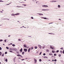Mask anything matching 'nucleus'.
<instances>
[{
    "label": "nucleus",
    "mask_w": 64,
    "mask_h": 64,
    "mask_svg": "<svg viewBox=\"0 0 64 64\" xmlns=\"http://www.w3.org/2000/svg\"><path fill=\"white\" fill-rule=\"evenodd\" d=\"M13 50H14L15 51H17V49L15 48H13Z\"/></svg>",
    "instance_id": "obj_1"
},
{
    "label": "nucleus",
    "mask_w": 64,
    "mask_h": 64,
    "mask_svg": "<svg viewBox=\"0 0 64 64\" xmlns=\"http://www.w3.org/2000/svg\"><path fill=\"white\" fill-rule=\"evenodd\" d=\"M38 46L40 48V49H42V46H41L40 44L38 45Z\"/></svg>",
    "instance_id": "obj_2"
},
{
    "label": "nucleus",
    "mask_w": 64,
    "mask_h": 64,
    "mask_svg": "<svg viewBox=\"0 0 64 64\" xmlns=\"http://www.w3.org/2000/svg\"><path fill=\"white\" fill-rule=\"evenodd\" d=\"M24 52H27V49L26 48H24Z\"/></svg>",
    "instance_id": "obj_3"
},
{
    "label": "nucleus",
    "mask_w": 64,
    "mask_h": 64,
    "mask_svg": "<svg viewBox=\"0 0 64 64\" xmlns=\"http://www.w3.org/2000/svg\"><path fill=\"white\" fill-rule=\"evenodd\" d=\"M11 15H12V16H13L14 17H15V14H11Z\"/></svg>",
    "instance_id": "obj_4"
},
{
    "label": "nucleus",
    "mask_w": 64,
    "mask_h": 64,
    "mask_svg": "<svg viewBox=\"0 0 64 64\" xmlns=\"http://www.w3.org/2000/svg\"><path fill=\"white\" fill-rule=\"evenodd\" d=\"M34 60L35 61L34 62L35 63H36V62H37V60L35 58H34Z\"/></svg>",
    "instance_id": "obj_5"
},
{
    "label": "nucleus",
    "mask_w": 64,
    "mask_h": 64,
    "mask_svg": "<svg viewBox=\"0 0 64 64\" xmlns=\"http://www.w3.org/2000/svg\"><path fill=\"white\" fill-rule=\"evenodd\" d=\"M15 15H19L20 14L19 13H17L16 14H15Z\"/></svg>",
    "instance_id": "obj_6"
},
{
    "label": "nucleus",
    "mask_w": 64,
    "mask_h": 64,
    "mask_svg": "<svg viewBox=\"0 0 64 64\" xmlns=\"http://www.w3.org/2000/svg\"><path fill=\"white\" fill-rule=\"evenodd\" d=\"M26 44H24V47H25V48H27V46H26Z\"/></svg>",
    "instance_id": "obj_7"
},
{
    "label": "nucleus",
    "mask_w": 64,
    "mask_h": 64,
    "mask_svg": "<svg viewBox=\"0 0 64 64\" xmlns=\"http://www.w3.org/2000/svg\"><path fill=\"white\" fill-rule=\"evenodd\" d=\"M30 50H31V48H28V52H30Z\"/></svg>",
    "instance_id": "obj_8"
},
{
    "label": "nucleus",
    "mask_w": 64,
    "mask_h": 64,
    "mask_svg": "<svg viewBox=\"0 0 64 64\" xmlns=\"http://www.w3.org/2000/svg\"><path fill=\"white\" fill-rule=\"evenodd\" d=\"M16 59V57H15V58H14L13 59V60H14V62H15V59Z\"/></svg>",
    "instance_id": "obj_9"
},
{
    "label": "nucleus",
    "mask_w": 64,
    "mask_h": 64,
    "mask_svg": "<svg viewBox=\"0 0 64 64\" xmlns=\"http://www.w3.org/2000/svg\"><path fill=\"white\" fill-rule=\"evenodd\" d=\"M21 56V55L20 54H18L17 55V56H18V57H20H20Z\"/></svg>",
    "instance_id": "obj_10"
},
{
    "label": "nucleus",
    "mask_w": 64,
    "mask_h": 64,
    "mask_svg": "<svg viewBox=\"0 0 64 64\" xmlns=\"http://www.w3.org/2000/svg\"><path fill=\"white\" fill-rule=\"evenodd\" d=\"M16 7H18V8L22 7V8H23V7L21 6H16Z\"/></svg>",
    "instance_id": "obj_11"
},
{
    "label": "nucleus",
    "mask_w": 64,
    "mask_h": 64,
    "mask_svg": "<svg viewBox=\"0 0 64 64\" xmlns=\"http://www.w3.org/2000/svg\"><path fill=\"white\" fill-rule=\"evenodd\" d=\"M23 49H22V48H21V49L20 50V52H22V50Z\"/></svg>",
    "instance_id": "obj_12"
},
{
    "label": "nucleus",
    "mask_w": 64,
    "mask_h": 64,
    "mask_svg": "<svg viewBox=\"0 0 64 64\" xmlns=\"http://www.w3.org/2000/svg\"><path fill=\"white\" fill-rule=\"evenodd\" d=\"M48 34H53V35H54L55 34H54L53 33H48Z\"/></svg>",
    "instance_id": "obj_13"
},
{
    "label": "nucleus",
    "mask_w": 64,
    "mask_h": 64,
    "mask_svg": "<svg viewBox=\"0 0 64 64\" xmlns=\"http://www.w3.org/2000/svg\"><path fill=\"white\" fill-rule=\"evenodd\" d=\"M58 8H60V5H58Z\"/></svg>",
    "instance_id": "obj_14"
},
{
    "label": "nucleus",
    "mask_w": 64,
    "mask_h": 64,
    "mask_svg": "<svg viewBox=\"0 0 64 64\" xmlns=\"http://www.w3.org/2000/svg\"><path fill=\"white\" fill-rule=\"evenodd\" d=\"M22 5H24V6H26L27 5L25 4H22Z\"/></svg>",
    "instance_id": "obj_15"
},
{
    "label": "nucleus",
    "mask_w": 64,
    "mask_h": 64,
    "mask_svg": "<svg viewBox=\"0 0 64 64\" xmlns=\"http://www.w3.org/2000/svg\"><path fill=\"white\" fill-rule=\"evenodd\" d=\"M48 6L47 5H44V7H48Z\"/></svg>",
    "instance_id": "obj_16"
},
{
    "label": "nucleus",
    "mask_w": 64,
    "mask_h": 64,
    "mask_svg": "<svg viewBox=\"0 0 64 64\" xmlns=\"http://www.w3.org/2000/svg\"><path fill=\"white\" fill-rule=\"evenodd\" d=\"M12 46H13V47H15V45L14 44H12Z\"/></svg>",
    "instance_id": "obj_17"
},
{
    "label": "nucleus",
    "mask_w": 64,
    "mask_h": 64,
    "mask_svg": "<svg viewBox=\"0 0 64 64\" xmlns=\"http://www.w3.org/2000/svg\"><path fill=\"white\" fill-rule=\"evenodd\" d=\"M24 53H25V52H22V55H24Z\"/></svg>",
    "instance_id": "obj_18"
},
{
    "label": "nucleus",
    "mask_w": 64,
    "mask_h": 64,
    "mask_svg": "<svg viewBox=\"0 0 64 64\" xmlns=\"http://www.w3.org/2000/svg\"><path fill=\"white\" fill-rule=\"evenodd\" d=\"M44 58H48L47 56H44Z\"/></svg>",
    "instance_id": "obj_19"
},
{
    "label": "nucleus",
    "mask_w": 64,
    "mask_h": 64,
    "mask_svg": "<svg viewBox=\"0 0 64 64\" xmlns=\"http://www.w3.org/2000/svg\"><path fill=\"white\" fill-rule=\"evenodd\" d=\"M46 52H49V50H46Z\"/></svg>",
    "instance_id": "obj_20"
},
{
    "label": "nucleus",
    "mask_w": 64,
    "mask_h": 64,
    "mask_svg": "<svg viewBox=\"0 0 64 64\" xmlns=\"http://www.w3.org/2000/svg\"><path fill=\"white\" fill-rule=\"evenodd\" d=\"M1 54H2V52H0V56H1Z\"/></svg>",
    "instance_id": "obj_21"
},
{
    "label": "nucleus",
    "mask_w": 64,
    "mask_h": 64,
    "mask_svg": "<svg viewBox=\"0 0 64 64\" xmlns=\"http://www.w3.org/2000/svg\"><path fill=\"white\" fill-rule=\"evenodd\" d=\"M61 54H58V56L59 57H61Z\"/></svg>",
    "instance_id": "obj_22"
},
{
    "label": "nucleus",
    "mask_w": 64,
    "mask_h": 64,
    "mask_svg": "<svg viewBox=\"0 0 64 64\" xmlns=\"http://www.w3.org/2000/svg\"><path fill=\"white\" fill-rule=\"evenodd\" d=\"M54 61V62H56V61H57V60L56 59H55Z\"/></svg>",
    "instance_id": "obj_23"
},
{
    "label": "nucleus",
    "mask_w": 64,
    "mask_h": 64,
    "mask_svg": "<svg viewBox=\"0 0 64 64\" xmlns=\"http://www.w3.org/2000/svg\"><path fill=\"white\" fill-rule=\"evenodd\" d=\"M52 47V46H50V49H51Z\"/></svg>",
    "instance_id": "obj_24"
},
{
    "label": "nucleus",
    "mask_w": 64,
    "mask_h": 64,
    "mask_svg": "<svg viewBox=\"0 0 64 64\" xmlns=\"http://www.w3.org/2000/svg\"><path fill=\"white\" fill-rule=\"evenodd\" d=\"M5 61L6 62H7V61H8V60H7V59H6L5 60Z\"/></svg>",
    "instance_id": "obj_25"
},
{
    "label": "nucleus",
    "mask_w": 64,
    "mask_h": 64,
    "mask_svg": "<svg viewBox=\"0 0 64 64\" xmlns=\"http://www.w3.org/2000/svg\"><path fill=\"white\" fill-rule=\"evenodd\" d=\"M59 51V50H57L56 51V53H58V52Z\"/></svg>",
    "instance_id": "obj_26"
},
{
    "label": "nucleus",
    "mask_w": 64,
    "mask_h": 64,
    "mask_svg": "<svg viewBox=\"0 0 64 64\" xmlns=\"http://www.w3.org/2000/svg\"><path fill=\"white\" fill-rule=\"evenodd\" d=\"M2 41H3V40H0V42H2Z\"/></svg>",
    "instance_id": "obj_27"
},
{
    "label": "nucleus",
    "mask_w": 64,
    "mask_h": 64,
    "mask_svg": "<svg viewBox=\"0 0 64 64\" xmlns=\"http://www.w3.org/2000/svg\"><path fill=\"white\" fill-rule=\"evenodd\" d=\"M60 52L61 54H62V50H60Z\"/></svg>",
    "instance_id": "obj_28"
},
{
    "label": "nucleus",
    "mask_w": 64,
    "mask_h": 64,
    "mask_svg": "<svg viewBox=\"0 0 64 64\" xmlns=\"http://www.w3.org/2000/svg\"><path fill=\"white\" fill-rule=\"evenodd\" d=\"M31 19H33L34 18H33V17H32L31 18Z\"/></svg>",
    "instance_id": "obj_29"
},
{
    "label": "nucleus",
    "mask_w": 64,
    "mask_h": 64,
    "mask_svg": "<svg viewBox=\"0 0 64 64\" xmlns=\"http://www.w3.org/2000/svg\"><path fill=\"white\" fill-rule=\"evenodd\" d=\"M43 19H47V18H44Z\"/></svg>",
    "instance_id": "obj_30"
},
{
    "label": "nucleus",
    "mask_w": 64,
    "mask_h": 64,
    "mask_svg": "<svg viewBox=\"0 0 64 64\" xmlns=\"http://www.w3.org/2000/svg\"><path fill=\"white\" fill-rule=\"evenodd\" d=\"M50 2H54V0H52Z\"/></svg>",
    "instance_id": "obj_31"
},
{
    "label": "nucleus",
    "mask_w": 64,
    "mask_h": 64,
    "mask_svg": "<svg viewBox=\"0 0 64 64\" xmlns=\"http://www.w3.org/2000/svg\"><path fill=\"white\" fill-rule=\"evenodd\" d=\"M10 50H12V51H13V48L12 49V48H11L10 49Z\"/></svg>",
    "instance_id": "obj_32"
},
{
    "label": "nucleus",
    "mask_w": 64,
    "mask_h": 64,
    "mask_svg": "<svg viewBox=\"0 0 64 64\" xmlns=\"http://www.w3.org/2000/svg\"><path fill=\"white\" fill-rule=\"evenodd\" d=\"M49 55H53V54H50V53L49 54Z\"/></svg>",
    "instance_id": "obj_33"
},
{
    "label": "nucleus",
    "mask_w": 64,
    "mask_h": 64,
    "mask_svg": "<svg viewBox=\"0 0 64 64\" xmlns=\"http://www.w3.org/2000/svg\"><path fill=\"white\" fill-rule=\"evenodd\" d=\"M41 61H42L41 59H40L39 60L40 62H41Z\"/></svg>",
    "instance_id": "obj_34"
},
{
    "label": "nucleus",
    "mask_w": 64,
    "mask_h": 64,
    "mask_svg": "<svg viewBox=\"0 0 64 64\" xmlns=\"http://www.w3.org/2000/svg\"><path fill=\"white\" fill-rule=\"evenodd\" d=\"M6 48L7 49H9V48L8 47H6Z\"/></svg>",
    "instance_id": "obj_35"
},
{
    "label": "nucleus",
    "mask_w": 64,
    "mask_h": 64,
    "mask_svg": "<svg viewBox=\"0 0 64 64\" xmlns=\"http://www.w3.org/2000/svg\"><path fill=\"white\" fill-rule=\"evenodd\" d=\"M4 2V1H3L2 0H0V2Z\"/></svg>",
    "instance_id": "obj_36"
},
{
    "label": "nucleus",
    "mask_w": 64,
    "mask_h": 64,
    "mask_svg": "<svg viewBox=\"0 0 64 64\" xmlns=\"http://www.w3.org/2000/svg\"><path fill=\"white\" fill-rule=\"evenodd\" d=\"M52 53H54V51H53V50H52Z\"/></svg>",
    "instance_id": "obj_37"
},
{
    "label": "nucleus",
    "mask_w": 64,
    "mask_h": 64,
    "mask_svg": "<svg viewBox=\"0 0 64 64\" xmlns=\"http://www.w3.org/2000/svg\"><path fill=\"white\" fill-rule=\"evenodd\" d=\"M35 49H37V46H35Z\"/></svg>",
    "instance_id": "obj_38"
},
{
    "label": "nucleus",
    "mask_w": 64,
    "mask_h": 64,
    "mask_svg": "<svg viewBox=\"0 0 64 64\" xmlns=\"http://www.w3.org/2000/svg\"><path fill=\"white\" fill-rule=\"evenodd\" d=\"M7 52H6L5 53V54H7Z\"/></svg>",
    "instance_id": "obj_39"
},
{
    "label": "nucleus",
    "mask_w": 64,
    "mask_h": 64,
    "mask_svg": "<svg viewBox=\"0 0 64 64\" xmlns=\"http://www.w3.org/2000/svg\"><path fill=\"white\" fill-rule=\"evenodd\" d=\"M56 0H54V2H56Z\"/></svg>",
    "instance_id": "obj_40"
},
{
    "label": "nucleus",
    "mask_w": 64,
    "mask_h": 64,
    "mask_svg": "<svg viewBox=\"0 0 64 64\" xmlns=\"http://www.w3.org/2000/svg\"><path fill=\"white\" fill-rule=\"evenodd\" d=\"M2 50V48L1 47H0V50Z\"/></svg>",
    "instance_id": "obj_41"
},
{
    "label": "nucleus",
    "mask_w": 64,
    "mask_h": 64,
    "mask_svg": "<svg viewBox=\"0 0 64 64\" xmlns=\"http://www.w3.org/2000/svg\"><path fill=\"white\" fill-rule=\"evenodd\" d=\"M40 15H43V14H40Z\"/></svg>",
    "instance_id": "obj_42"
},
{
    "label": "nucleus",
    "mask_w": 64,
    "mask_h": 64,
    "mask_svg": "<svg viewBox=\"0 0 64 64\" xmlns=\"http://www.w3.org/2000/svg\"><path fill=\"white\" fill-rule=\"evenodd\" d=\"M45 55H46V54L45 53H44L43 54V55H44V56H45Z\"/></svg>",
    "instance_id": "obj_43"
},
{
    "label": "nucleus",
    "mask_w": 64,
    "mask_h": 64,
    "mask_svg": "<svg viewBox=\"0 0 64 64\" xmlns=\"http://www.w3.org/2000/svg\"><path fill=\"white\" fill-rule=\"evenodd\" d=\"M10 52H13L12 51H11V50H10Z\"/></svg>",
    "instance_id": "obj_44"
},
{
    "label": "nucleus",
    "mask_w": 64,
    "mask_h": 64,
    "mask_svg": "<svg viewBox=\"0 0 64 64\" xmlns=\"http://www.w3.org/2000/svg\"><path fill=\"white\" fill-rule=\"evenodd\" d=\"M42 6L44 7H45V5H42Z\"/></svg>",
    "instance_id": "obj_45"
},
{
    "label": "nucleus",
    "mask_w": 64,
    "mask_h": 64,
    "mask_svg": "<svg viewBox=\"0 0 64 64\" xmlns=\"http://www.w3.org/2000/svg\"><path fill=\"white\" fill-rule=\"evenodd\" d=\"M54 56H56V54H54Z\"/></svg>",
    "instance_id": "obj_46"
},
{
    "label": "nucleus",
    "mask_w": 64,
    "mask_h": 64,
    "mask_svg": "<svg viewBox=\"0 0 64 64\" xmlns=\"http://www.w3.org/2000/svg\"><path fill=\"white\" fill-rule=\"evenodd\" d=\"M18 41H21V40H20V39H18Z\"/></svg>",
    "instance_id": "obj_47"
},
{
    "label": "nucleus",
    "mask_w": 64,
    "mask_h": 64,
    "mask_svg": "<svg viewBox=\"0 0 64 64\" xmlns=\"http://www.w3.org/2000/svg\"><path fill=\"white\" fill-rule=\"evenodd\" d=\"M2 56H4V54H2Z\"/></svg>",
    "instance_id": "obj_48"
},
{
    "label": "nucleus",
    "mask_w": 64,
    "mask_h": 64,
    "mask_svg": "<svg viewBox=\"0 0 64 64\" xmlns=\"http://www.w3.org/2000/svg\"><path fill=\"white\" fill-rule=\"evenodd\" d=\"M41 53H42V52H40V55H41Z\"/></svg>",
    "instance_id": "obj_49"
},
{
    "label": "nucleus",
    "mask_w": 64,
    "mask_h": 64,
    "mask_svg": "<svg viewBox=\"0 0 64 64\" xmlns=\"http://www.w3.org/2000/svg\"><path fill=\"white\" fill-rule=\"evenodd\" d=\"M4 42H6V40H4Z\"/></svg>",
    "instance_id": "obj_50"
},
{
    "label": "nucleus",
    "mask_w": 64,
    "mask_h": 64,
    "mask_svg": "<svg viewBox=\"0 0 64 64\" xmlns=\"http://www.w3.org/2000/svg\"><path fill=\"white\" fill-rule=\"evenodd\" d=\"M24 59H22V60H22V61H23V60H24Z\"/></svg>",
    "instance_id": "obj_51"
},
{
    "label": "nucleus",
    "mask_w": 64,
    "mask_h": 64,
    "mask_svg": "<svg viewBox=\"0 0 64 64\" xmlns=\"http://www.w3.org/2000/svg\"><path fill=\"white\" fill-rule=\"evenodd\" d=\"M63 54H64V50H63Z\"/></svg>",
    "instance_id": "obj_52"
},
{
    "label": "nucleus",
    "mask_w": 64,
    "mask_h": 64,
    "mask_svg": "<svg viewBox=\"0 0 64 64\" xmlns=\"http://www.w3.org/2000/svg\"><path fill=\"white\" fill-rule=\"evenodd\" d=\"M33 47H32V48H31V49H32V50H33Z\"/></svg>",
    "instance_id": "obj_53"
},
{
    "label": "nucleus",
    "mask_w": 64,
    "mask_h": 64,
    "mask_svg": "<svg viewBox=\"0 0 64 64\" xmlns=\"http://www.w3.org/2000/svg\"><path fill=\"white\" fill-rule=\"evenodd\" d=\"M37 14H39V15H40V14L37 13Z\"/></svg>",
    "instance_id": "obj_54"
},
{
    "label": "nucleus",
    "mask_w": 64,
    "mask_h": 64,
    "mask_svg": "<svg viewBox=\"0 0 64 64\" xmlns=\"http://www.w3.org/2000/svg\"><path fill=\"white\" fill-rule=\"evenodd\" d=\"M20 3H25V2H20Z\"/></svg>",
    "instance_id": "obj_55"
},
{
    "label": "nucleus",
    "mask_w": 64,
    "mask_h": 64,
    "mask_svg": "<svg viewBox=\"0 0 64 64\" xmlns=\"http://www.w3.org/2000/svg\"><path fill=\"white\" fill-rule=\"evenodd\" d=\"M51 49H52L53 50L54 49V48L52 47V48Z\"/></svg>",
    "instance_id": "obj_56"
},
{
    "label": "nucleus",
    "mask_w": 64,
    "mask_h": 64,
    "mask_svg": "<svg viewBox=\"0 0 64 64\" xmlns=\"http://www.w3.org/2000/svg\"><path fill=\"white\" fill-rule=\"evenodd\" d=\"M49 10H50L49 9H47V10H46V11H49Z\"/></svg>",
    "instance_id": "obj_57"
},
{
    "label": "nucleus",
    "mask_w": 64,
    "mask_h": 64,
    "mask_svg": "<svg viewBox=\"0 0 64 64\" xmlns=\"http://www.w3.org/2000/svg\"><path fill=\"white\" fill-rule=\"evenodd\" d=\"M52 23H53V22L50 23V24H52Z\"/></svg>",
    "instance_id": "obj_58"
},
{
    "label": "nucleus",
    "mask_w": 64,
    "mask_h": 64,
    "mask_svg": "<svg viewBox=\"0 0 64 64\" xmlns=\"http://www.w3.org/2000/svg\"><path fill=\"white\" fill-rule=\"evenodd\" d=\"M42 11H45L44 9H42Z\"/></svg>",
    "instance_id": "obj_59"
},
{
    "label": "nucleus",
    "mask_w": 64,
    "mask_h": 64,
    "mask_svg": "<svg viewBox=\"0 0 64 64\" xmlns=\"http://www.w3.org/2000/svg\"><path fill=\"white\" fill-rule=\"evenodd\" d=\"M60 49H62V50H63V49H64L63 48H60Z\"/></svg>",
    "instance_id": "obj_60"
},
{
    "label": "nucleus",
    "mask_w": 64,
    "mask_h": 64,
    "mask_svg": "<svg viewBox=\"0 0 64 64\" xmlns=\"http://www.w3.org/2000/svg\"><path fill=\"white\" fill-rule=\"evenodd\" d=\"M2 19L4 20L5 19L6 20V18H4V19Z\"/></svg>",
    "instance_id": "obj_61"
},
{
    "label": "nucleus",
    "mask_w": 64,
    "mask_h": 64,
    "mask_svg": "<svg viewBox=\"0 0 64 64\" xmlns=\"http://www.w3.org/2000/svg\"><path fill=\"white\" fill-rule=\"evenodd\" d=\"M20 57H22V58H23V56H21V55L20 56Z\"/></svg>",
    "instance_id": "obj_62"
},
{
    "label": "nucleus",
    "mask_w": 64,
    "mask_h": 64,
    "mask_svg": "<svg viewBox=\"0 0 64 64\" xmlns=\"http://www.w3.org/2000/svg\"><path fill=\"white\" fill-rule=\"evenodd\" d=\"M0 12H1V13H3V12H2V11H0Z\"/></svg>",
    "instance_id": "obj_63"
},
{
    "label": "nucleus",
    "mask_w": 64,
    "mask_h": 64,
    "mask_svg": "<svg viewBox=\"0 0 64 64\" xmlns=\"http://www.w3.org/2000/svg\"><path fill=\"white\" fill-rule=\"evenodd\" d=\"M10 45H12V43H10Z\"/></svg>",
    "instance_id": "obj_64"
}]
</instances>
